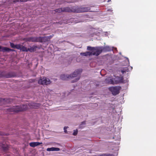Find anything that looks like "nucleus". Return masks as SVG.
Masks as SVG:
<instances>
[{"label":"nucleus","instance_id":"nucleus-4","mask_svg":"<svg viewBox=\"0 0 156 156\" xmlns=\"http://www.w3.org/2000/svg\"><path fill=\"white\" fill-rule=\"evenodd\" d=\"M108 89L112 92L113 95H115L119 93L120 87L115 86L110 87Z\"/></svg>","mask_w":156,"mask_h":156},{"label":"nucleus","instance_id":"nucleus-23","mask_svg":"<svg viewBox=\"0 0 156 156\" xmlns=\"http://www.w3.org/2000/svg\"><path fill=\"white\" fill-rule=\"evenodd\" d=\"M5 98H0V102L1 104L4 103L5 102Z\"/></svg>","mask_w":156,"mask_h":156},{"label":"nucleus","instance_id":"nucleus-33","mask_svg":"<svg viewBox=\"0 0 156 156\" xmlns=\"http://www.w3.org/2000/svg\"><path fill=\"white\" fill-rule=\"evenodd\" d=\"M112 154H108L106 155V156H112Z\"/></svg>","mask_w":156,"mask_h":156},{"label":"nucleus","instance_id":"nucleus-3","mask_svg":"<svg viewBox=\"0 0 156 156\" xmlns=\"http://www.w3.org/2000/svg\"><path fill=\"white\" fill-rule=\"evenodd\" d=\"M15 76V73L13 72L6 73L4 72H0V77L9 78L14 77Z\"/></svg>","mask_w":156,"mask_h":156},{"label":"nucleus","instance_id":"nucleus-10","mask_svg":"<svg viewBox=\"0 0 156 156\" xmlns=\"http://www.w3.org/2000/svg\"><path fill=\"white\" fill-rule=\"evenodd\" d=\"M13 51L14 50L8 48L6 47H2L0 46V51L3 52L9 51Z\"/></svg>","mask_w":156,"mask_h":156},{"label":"nucleus","instance_id":"nucleus-30","mask_svg":"<svg viewBox=\"0 0 156 156\" xmlns=\"http://www.w3.org/2000/svg\"><path fill=\"white\" fill-rule=\"evenodd\" d=\"M11 1L14 3L20 2L19 0H11Z\"/></svg>","mask_w":156,"mask_h":156},{"label":"nucleus","instance_id":"nucleus-32","mask_svg":"<svg viewBox=\"0 0 156 156\" xmlns=\"http://www.w3.org/2000/svg\"><path fill=\"white\" fill-rule=\"evenodd\" d=\"M3 150H6L7 149V147H3Z\"/></svg>","mask_w":156,"mask_h":156},{"label":"nucleus","instance_id":"nucleus-17","mask_svg":"<svg viewBox=\"0 0 156 156\" xmlns=\"http://www.w3.org/2000/svg\"><path fill=\"white\" fill-rule=\"evenodd\" d=\"M37 48L36 46H33L31 47L30 48H28V51H29L31 52H33L34 50L36 49V48Z\"/></svg>","mask_w":156,"mask_h":156},{"label":"nucleus","instance_id":"nucleus-15","mask_svg":"<svg viewBox=\"0 0 156 156\" xmlns=\"http://www.w3.org/2000/svg\"><path fill=\"white\" fill-rule=\"evenodd\" d=\"M80 55L84 56H90L92 55V52L90 51H87L85 52L81 53Z\"/></svg>","mask_w":156,"mask_h":156},{"label":"nucleus","instance_id":"nucleus-13","mask_svg":"<svg viewBox=\"0 0 156 156\" xmlns=\"http://www.w3.org/2000/svg\"><path fill=\"white\" fill-rule=\"evenodd\" d=\"M62 9L63 12H74L69 7H63L62 8Z\"/></svg>","mask_w":156,"mask_h":156},{"label":"nucleus","instance_id":"nucleus-7","mask_svg":"<svg viewBox=\"0 0 156 156\" xmlns=\"http://www.w3.org/2000/svg\"><path fill=\"white\" fill-rule=\"evenodd\" d=\"M94 50L95 51L92 53V55L97 56L101 53L103 51V49L101 47H96Z\"/></svg>","mask_w":156,"mask_h":156},{"label":"nucleus","instance_id":"nucleus-27","mask_svg":"<svg viewBox=\"0 0 156 156\" xmlns=\"http://www.w3.org/2000/svg\"><path fill=\"white\" fill-rule=\"evenodd\" d=\"M79 79H80V77H77V78H76V79L75 80H72V81L71 82L72 83H74L75 82H76L77 81L79 80Z\"/></svg>","mask_w":156,"mask_h":156},{"label":"nucleus","instance_id":"nucleus-8","mask_svg":"<svg viewBox=\"0 0 156 156\" xmlns=\"http://www.w3.org/2000/svg\"><path fill=\"white\" fill-rule=\"evenodd\" d=\"M25 40L29 42H38L39 37H30L26 38Z\"/></svg>","mask_w":156,"mask_h":156},{"label":"nucleus","instance_id":"nucleus-24","mask_svg":"<svg viewBox=\"0 0 156 156\" xmlns=\"http://www.w3.org/2000/svg\"><path fill=\"white\" fill-rule=\"evenodd\" d=\"M10 45L11 47L12 48H15L16 46V44H13L12 43H10Z\"/></svg>","mask_w":156,"mask_h":156},{"label":"nucleus","instance_id":"nucleus-12","mask_svg":"<svg viewBox=\"0 0 156 156\" xmlns=\"http://www.w3.org/2000/svg\"><path fill=\"white\" fill-rule=\"evenodd\" d=\"M39 42H45L48 41V39L46 36L41 37H39Z\"/></svg>","mask_w":156,"mask_h":156},{"label":"nucleus","instance_id":"nucleus-34","mask_svg":"<svg viewBox=\"0 0 156 156\" xmlns=\"http://www.w3.org/2000/svg\"><path fill=\"white\" fill-rule=\"evenodd\" d=\"M84 122H83V123H84Z\"/></svg>","mask_w":156,"mask_h":156},{"label":"nucleus","instance_id":"nucleus-14","mask_svg":"<svg viewBox=\"0 0 156 156\" xmlns=\"http://www.w3.org/2000/svg\"><path fill=\"white\" fill-rule=\"evenodd\" d=\"M60 148L58 147H52L51 148H48L47 149V151H59Z\"/></svg>","mask_w":156,"mask_h":156},{"label":"nucleus","instance_id":"nucleus-16","mask_svg":"<svg viewBox=\"0 0 156 156\" xmlns=\"http://www.w3.org/2000/svg\"><path fill=\"white\" fill-rule=\"evenodd\" d=\"M32 108L37 109L41 105L39 103H34L32 104Z\"/></svg>","mask_w":156,"mask_h":156},{"label":"nucleus","instance_id":"nucleus-5","mask_svg":"<svg viewBox=\"0 0 156 156\" xmlns=\"http://www.w3.org/2000/svg\"><path fill=\"white\" fill-rule=\"evenodd\" d=\"M38 83L39 84L41 85H47L50 84L51 83V81L50 80L48 79L43 77L40 78L38 80Z\"/></svg>","mask_w":156,"mask_h":156},{"label":"nucleus","instance_id":"nucleus-6","mask_svg":"<svg viewBox=\"0 0 156 156\" xmlns=\"http://www.w3.org/2000/svg\"><path fill=\"white\" fill-rule=\"evenodd\" d=\"M122 81V79L119 77H116L115 78L110 80L109 83L112 84H118Z\"/></svg>","mask_w":156,"mask_h":156},{"label":"nucleus","instance_id":"nucleus-11","mask_svg":"<svg viewBox=\"0 0 156 156\" xmlns=\"http://www.w3.org/2000/svg\"><path fill=\"white\" fill-rule=\"evenodd\" d=\"M42 144V142H32L30 143L29 145L31 147H34Z\"/></svg>","mask_w":156,"mask_h":156},{"label":"nucleus","instance_id":"nucleus-20","mask_svg":"<svg viewBox=\"0 0 156 156\" xmlns=\"http://www.w3.org/2000/svg\"><path fill=\"white\" fill-rule=\"evenodd\" d=\"M103 49V50H104L106 51H109L111 50V49L109 47L105 46Z\"/></svg>","mask_w":156,"mask_h":156},{"label":"nucleus","instance_id":"nucleus-25","mask_svg":"<svg viewBox=\"0 0 156 156\" xmlns=\"http://www.w3.org/2000/svg\"><path fill=\"white\" fill-rule=\"evenodd\" d=\"M53 36L54 35L52 34L49 36H46L47 38V39H48V41H49Z\"/></svg>","mask_w":156,"mask_h":156},{"label":"nucleus","instance_id":"nucleus-9","mask_svg":"<svg viewBox=\"0 0 156 156\" xmlns=\"http://www.w3.org/2000/svg\"><path fill=\"white\" fill-rule=\"evenodd\" d=\"M78 9V10L77 11V12H87L89 11L90 9V8L89 7H81L79 8Z\"/></svg>","mask_w":156,"mask_h":156},{"label":"nucleus","instance_id":"nucleus-1","mask_svg":"<svg viewBox=\"0 0 156 156\" xmlns=\"http://www.w3.org/2000/svg\"><path fill=\"white\" fill-rule=\"evenodd\" d=\"M82 70L81 69H77L74 71L72 74L70 75L66 74L61 75L60 76V78L61 79L63 80H66L67 79L73 78L80 75L82 73Z\"/></svg>","mask_w":156,"mask_h":156},{"label":"nucleus","instance_id":"nucleus-31","mask_svg":"<svg viewBox=\"0 0 156 156\" xmlns=\"http://www.w3.org/2000/svg\"><path fill=\"white\" fill-rule=\"evenodd\" d=\"M28 0H19L20 2H26Z\"/></svg>","mask_w":156,"mask_h":156},{"label":"nucleus","instance_id":"nucleus-2","mask_svg":"<svg viewBox=\"0 0 156 156\" xmlns=\"http://www.w3.org/2000/svg\"><path fill=\"white\" fill-rule=\"evenodd\" d=\"M27 109V106L23 105L22 106H16V107H10L7 109V111L9 112H17L26 111Z\"/></svg>","mask_w":156,"mask_h":156},{"label":"nucleus","instance_id":"nucleus-26","mask_svg":"<svg viewBox=\"0 0 156 156\" xmlns=\"http://www.w3.org/2000/svg\"><path fill=\"white\" fill-rule=\"evenodd\" d=\"M78 133V130L77 129L74 130V132L73 133V135L74 136L76 135Z\"/></svg>","mask_w":156,"mask_h":156},{"label":"nucleus","instance_id":"nucleus-19","mask_svg":"<svg viewBox=\"0 0 156 156\" xmlns=\"http://www.w3.org/2000/svg\"><path fill=\"white\" fill-rule=\"evenodd\" d=\"M55 12H63L62 8L56 9L54 11Z\"/></svg>","mask_w":156,"mask_h":156},{"label":"nucleus","instance_id":"nucleus-22","mask_svg":"<svg viewBox=\"0 0 156 156\" xmlns=\"http://www.w3.org/2000/svg\"><path fill=\"white\" fill-rule=\"evenodd\" d=\"M21 45L20 44H16V46L15 48H16L20 50Z\"/></svg>","mask_w":156,"mask_h":156},{"label":"nucleus","instance_id":"nucleus-28","mask_svg":"<svg viewBox=\"0 0 156 156\" xmlns=\"http://www.w3.org/2000/svg\"><path fill=\"white\" fill-rule=\"evenodd\" d=\"M127 69H125V70L124 69H123L122 70H121V72L122 73H124L126 72V70Z\"/></svg>","mask_w":156,"mask_h":156},{"label":"nucleus","instance_id":"nucleus-29","mask_svg":"<svg viewBox=\"0 0 156 156\" xmlns=\"http://www.w3.org/2000/svg\"><path fill=\"white\" fill-rule=\"evenodd\" d=\"M68 128V127H64V132L66 133H68L67 132V131L66 130V129H67V128Z\"/></svg>","mask_w":156,"mask_h":156},{"label":"nucleus","instance_id":"nucleus-18","mask_svg":"<svg viewBox=\"0 0 156 156\" xmlns=\"http://www.w3.org/2000/svg\"><path fill=\"white\" fill-rule=\"evenodd\" d=\"M20 50L22 51H28V48L21 45Z\"/></svg>","mask_w":156,"mask_h":156},{"label":"nucleus","instance_id":"nucleus-21","mask_svg":"<svg viewBox=\"0 0 156 156\" xmlns=\"http://www.w3.org/2000/svg\"><path fill=\"white\" fill-rule=\"evenodd\" d=\"M95 48V47L89 46L87 47V49L88 50L92 51L94 50Z\"/></svg>","mask_w":156,"mask_h":156}]
</instances>
